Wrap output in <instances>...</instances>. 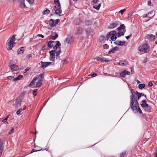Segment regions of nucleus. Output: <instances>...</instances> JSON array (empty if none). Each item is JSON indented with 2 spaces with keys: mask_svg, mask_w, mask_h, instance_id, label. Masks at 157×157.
<instances>
[{
  "mask_svg": "<svg viewBox=\"0 0 157 157\" xmlns=\"http://www.w3.org/2000/svg\"><path fill=\"white\" fill-rule=\"evenodd\" d=\"M52 43H54V41H49L48 42V46L49 48H52Z\"/></svg>",
  "mask_w": 157,
  "mask_h": 157,
  "instance_id": "obj_29",
  "label": "nucleus"
},
{
  "mask_svg": "<svg viewBox=\"0 0 157 157\" xmlns=\"http://www.w3.org/2000/svg\"><path fill=\"white\" fill-rule=\"evenodd\" d=\"M70 42V38L68 37L64 41V42L66 43H67V44H69V43Z\"/></svg>",
  "mask_w": 157,
  "mask_h": 157,
  "instance_id": "obj_41",
  "label": "nucleus"
},
{
  "mask_svg": "<svg viewBox=\"0 0 157 157\" xmlns=\"http://www.w3.org/2000/svg\"><path fill=\"white\" fill-rule=\"evenodd\" d=\"M23 77V76L20 75H19L17 77V80H19L21 79V78Z\"/></svg>",
  "mask_w": 157,
  "mask_h": 157,
  "instance_id": "obj_51",
  "label": "nucleus"
},
{
  "mask_svg": "<svg viewBox=\"0 0 157 157\" xmlns=\"http://www.w3.org/2000/svg\"><path fill=\"white\" fill-rule=\"evenodd\" d=\"M85 23L86 25L89 26L91 25L92 22L91 20H86L85 21Z\"/></svg>",
  "mask_w": 157,
  "mask_h": 157,
  "instance_id": "obj_20",
  "label": "nucleus"
},
{
  "mask_svg": "<svg viewBox=\"0 0 157 157\" xmlns=\"http://www.w3.org/2000/svg\"><path fill=\"white\" fill-rule=\"evenodd\" d=\"M97 59L98 61H101L104 62H107L109 61L107 60L105 58L101 56V57H98L97 58Z\"/></svg>",
  "mask_w": 157,
  "mask_h": 157,
  "instance_id": "obj_13",
  "label": "nucleus"
},
{
  "mask_svg": "<svg viewBox=\"0 0 157 157\" xmlns=\"http://www.w3.org/2000/svg\"><path fill=\"white\" fill-rule=\"evenodd\" d=\"M151 1H148L147 2L148 5L149 6H151Z\"/></svg>",
  "mask_w": 157,
  "mask_h": 157,
  "instance_id": "obj_60",
  "label": "nucleus"
},
{
  "mask_svg": "<svg viewBox=\"0 0 157 157\" xmlns=\"http://www.w3.org/2000/svg\"><path fill=\"white\" fill-rule=\"evenodd\" d=\"M125 72L124 71L121 72L120 74V75L121 76V77L124 78L125 77L126 75H125Z\"/></svg>",
  "mask_w": 157,
  "mask_h": 157,
  "instance_id": "obj_32",
  "label": "nucleus"
},
{
  "mask_svg": "<svg viewBox=\"0 0 157 157\" xmlns=\"http://www.w3.org/2000/svg\"><path fill=\"white\" fill-rule=\"evenodd\" d=\"M41 150H42V149H39V150H35L34 149H33L32 150V151L30 152V154H31L34 152L40 151Z\"/></svg>",
  "mask_w": 157,
  "mask_h": 157,
  "instance_id": "obj_44",
  "label": "nucleus"
},
{
  "mask_svg": "<svg viewBox=\"0 0 157 157\" xmlns=\"http://www.w3.org/2000/svg\"><path fill=\"white\" fill-rule=\"evenodd\" d=\"M103 48L104 49H107L109 48V46L107 44H105L103 45Z\"/></svg>",
  "mask_w": 157,
  "mask_h": 157,
  "instance_id": "obj_40",
  "label": "nucleus"
},
{
  "mask_svg": "<svg viewBox=\"0 0 157 157\" xmlns=\"http://www.w3.org/2000/svg\"><path fill=\"white\" fill-rule=\"evenodd\" d=\"M40 63L41 65V67L43 68H45L47 66L50 65L52 63L51 62H44L43 61H41Z\"/></svg>",
  "mask_w": 157,
  "mask_h": 157,
  "instance_id": "obj_9",
  "label": "nucleus"
},
{
  "mask_svg": "<svg viewBox=\"0 0 157 157\" xmlns=\"http://www.w3.org/2000/svg\"><path fill=\"white\" fill-rule=\"evenodd\" d=\"M15 40V36L14 35H13L12 36L10 37L8 39L6 44V47L8 50L12 49L14 44H16L14 42Z\"/></svg>",
  "mask_w": 157,
  "mask_h": 157,
  "instance_id": "obj_3",
  "label": "nucleus"
},
{
  "mask_svg": "<svg viewBox=\"0 0 157 157\" xmlns=\"http://www.w3.org/2000/svg\"><path fill=\"white\" fill-rule=\"evenodd\" d=\"M46 44H44L43 45V46L42 47V48L43 50H45L46 49Z\"/></svg>",
  "mask_w": 157,
  "mask_h": 157,
  "instance_id": "obj_62",
  "label": "nucleus"
},
{
  "mask_svg": "<svg viewBox=\"0 0 157 157\" xmlns=\"http://www.w3.org/2000/svg\"><path fill=\"white\" fill-rule=\"evenodd\" d=\"M130 91L132 94V95L130 96V107L135 113L137 112V107L139 105V103L137 100L135 98V96L137 94L136 92L133 89H131Z\"/></svg>",
  "mask_w": 157,
  "mask_h": 157,
  "instance_id": "obj_1",
  "label": "nucleus"
},
{
  "mask_svg": "<svg viewBox=\"0 0 157 157\" xmlns=\"http://www.w3.org/2000/svg\"><path fill=\"white\" fill-rule=\"evenodd\" d=\"M106 40V38L104 36H100L99 40L101 43H104Z\"/></svg>",
  "mask_w": 157,
  "mask_h": 157,
  "instance_id": "obj_17",
  "label": "nucleus"
},
{
  "mask_svg": "<svg viewBox=\"0 0 157 157\" xmlns=\"http://www.w3.org/2000/svg\"><path fill=\"white\" fill-rule=\"evenodd\" d=\"M34 82L33 81H32L31 82L30 84L29 85V87H31L34 84Z\"/></svg>",
  "mask_w": 157,
  "mask_h": 157,
  "instance_id": "obj_49",
  "label": "nucleus"
},
{
  "mask_svg": "<svg viewBox=\"0 0 157 157\" xmlns=\"http://www.w3.org/2000/svg\"><path fill=\"white\" fill-rule=\"evenodd\" d=\"M124 71H125V74L126 75H129L130 73V72H129V71H126V70Z\"/></svg>",
  "mask_w": 157,
  "mask_h": 157,
  "instance_id": "obj_56",
  "label": "nucleus"
},
{
  "mask_svg": "<svg viewBox=\"0 0 157 157\" xmlns=\"http://www.w3.org/2000/svg\"><path fill=\"white\" fill-rule=\"evenodd\" d=\"M21 100L19 99H16L15 101L16 105L17 106H20L21 105Z\"/></svg>",
  "mask_w": 157,
  "mask_h": 157,
  "instance_id": "obj_27",
  "label": "nucleus"
},
{
  "mask_svg": "<svg viewBox=\"0 0 157 157\" xmlns=\"http://www.w3.org/2000/svg\"><path fill=\"white\" fill-rule=\"evenodd\" d=\"M10 68L11 71L13 72L14 71H17L18 70V67L17 65L16 64H11L10 65Z\"/></svg>",
  "mask_w": 157,
  "mask_h": 157,
  "instance_id": "obj_11",
  "label": "nucleus"
},
{
  "mask_svg": "<svg viewBox=\"0 0 157 157\" xmlns=\"http://www.w3.org/2000/svg\"><path fill=\"white\" fill-rule=\"evenodd\" d=\"M42 79H40L36 83V87H40L41 86L42 84Z\"/></svg>",
  "mask_w": 157,
  "mask_h": 157,
  "instance_id": "obj_26",
  "label": "nucleus"
},
{
  "mask_svg": "<svg viewBox=\"0 0 157 157\" xmlns=\"http://www.w3.org/2000/svg\"><path fill=\"white\" fill-rule=\"evenodd\" d=\"M113 33V32H110L106 35V40H108L109 38H111V35L112 33Z\"/></svg>",
  "mask_w": 157,
  "mask_h": 157,
  "instance_id": "obj_28",
  "label": "nucleus"
},
{
  "mask_svg": "<svg viewBox=\"0 0 157 157\" xmlns=\"http://www.w3.org/2000/svg\"><path fill=\"white\" fill-rule=\"evenodd\" d=\"M32 57V55L31 54H29L27 55L26 56V57L28 59H29Z\"/></svg>",
  "mask_w": 157,
  "mask_h": 157,
  "instance_id": "obj_48",
  "label": "nucleus"
},
{
  "mask_svg": "<svg viewBox=\"0 0 157 157\" xmlns=\"http://www.w3.org/2000/svg\"><path fill=\"white\" fill-rule=\"evenodd\" d=\"M37 36H40L42 38H44V36H43V35H42V34H38L37 35Z\"/></svg>",
  "mask_w": 157,
  "mask_h": 157,
  "instance_id": "obj_61",
  "label": "nucleus"
},
{
  "mask_svg": "<svg viewBox=\"0 0 157 157\" xmlns=\"http://www.w3.org/2000/svg\"><path fill=\"white\" fill-rule=\"evenodd\" d=\"M25 92L24 91L23 92H22L21 95H20V97H23L25 95Z\"/></svg>",
  "mask_w": 157,
  "mask_h": 157,
  "instance_id": "obj_47",
  "label": "nucleus"
},
{
  "mask_svg": "<svg viewBox=\"0 0 157 157\" xmlns=\"http://www.w3.org/2000/svg\"><path fill=\"white\" fill-rule=\"evenodd\" d=\"M115 51H114L113 48H112L110 49L109 51L108 52V53L109 54H111L115 52Z\"/></svg>",
  "mask_w": 157,
  "mask_h": 157,
  "instance_id": "obj_37",
  "label": "nucleus"
},
{
  "mask_svg": "<svg viewBox=\"0 0 157 157\" xmlns=\"http://www.w3.org/2000/svg\"><path fill=\"white\" fill-rule=\"evenodd\" d=\"M29 70V67H27L25 70V72L24 73H26Z\"/></svg>",
  "mask_w": 157,
  "mask_h": 157,
  "instance_id": "obj_57",
  "label": "nucleus"
},
{
  "mask_svg": "<svg viewBox=\"0 0 157 157\" xmlns=\"http://www.w3.org/2000/svg\"><path fill=\"white\" fill-rule=\"evenodd\" d=\"M56 44L53 47L54 50H56V56H58L60 55V53L61 52L60 46L61 44L59 41H56Z\"/></svg>",
  "mask_w": 157,
  "mask_h": 157,
  "instance_id": "obj_4",
  "label": "nucleus"
},
{
  "mask_svg": "<svg viewBox=\"0 0 157 157\" xmlns=\"http://www.w3.org/2000/svg\"><path fill=\"white\" fill-rule=\"evenodd\" d=\"M148 104L146 103V101L145 100H143L142 101L141 105L143 108L144 109L145 108V107H148Z\"/></svg>",
  "mask_w": 157,
  "mask_h": 157,
  "instance_id": "obj_15",
  "label": "nucleus"
},
{
  "mask_svg": "<svg viewBox=\"0 0 157 157\" xmlns=\"http://www.w3.org/2000/svg\"><path fill=\"white\" fill-rule=\"evenodd\" d=\"M99 1V0H92L91 2L92 5H94L97 3Z\"/></svg>",
  "mask_w": 157,
  "mask_h": 157,
  "instance_id": "obj_36",
  "label": "nucleus"
},
{
  "mask_svg": "<svg viewBox=\"0 0 157 157\" xmlns=\"http://www.w3.org/2000/svg\"><path fill=\"white\" fill-rule=\"evenodd\" d=\"M126 10L125 9H124L123 10H120L119 12L121 14H123L124 12Z\"/></svg>",
  "mask_w": 157,
  "mask_h": 157,
  "instance_id": "obj_46",
  "label": "nucleus"
},
{
  "mask_svg": "<svg viewBox=\"0 0 157 157\" xmlns=\"http://www.w3.org/2000/svg\"><path fill=\"white\" fill-rule=\"evenodd\" d=\"M147 37L150 41H153L155 40V36L151 34H148L147 36Z\"/></svg>",
  "mask_w": 157,
  "mask_h": 157,
  "instance_id": "obj_12",
  "label": "nucleus"
},
{
  "mask_svg": "<svg viewBox=\"0 0 157 157\" xmlns=\"http://www.w3.org/2000/svg\"><path fill=\"white\" fill-rule=\"evenodd\" d=\"M113 49H114V51H115V52L116 51H117L118 49H119V48L117 47H114V48H113Z\"/></svg>",
  "mask_w": 157,
  "mask_h": 157,
  "instance_id": "obj_55",
  "label": "nucleus"
},
{
  "mask_svg": "<svg viewBox=\"0 0 157 157\" xmlns=\"http://www.w3.org/2000/svg\"><path fill=\"white\" fill-rule=\"evenodd\" d=\"M37 77H34L33 79L32 80V81L33 82H35V81H36V80L37 79Z\"/></svg>",
  "mask_w": 157,
  "mask_h": 157,
  "instance_id": "obj_58",
  "label": "nucleus"
},
{
  "mask_svg": "<svg viewBox=\"0 0 157 157\" xmlns=\"http://www.w3.org/2000/svg\"><path fill=\"white\" fill-rule=\"evenodd\" d=\"M83 32V29L80 27H78L76 28L75 34L76 35H80L82 34Z\"/></svg>",
  "mask_w": 157,
  "mask_h": 157,
  "instance_id": "obj_6",
  "label": "nucleus"
},
{
  "mask_svg": "<svg viewBox=\"0 0 157 157\" xmlns=\"http://www.w3.org/2000/svg\"><path fill=\"white\" fill-rule=\"evenodd\" d=\"M14 130V129L13 128H12L11 130L9 132V134H11L12 132H13V131Z\"/></svg>",
  "mask_w": 157,
  "mask_h": 157,
  "instance_id": "obj_54",
  "label": "nucleus"
},
{
  "mask_svg": "<svg viewBox=\"0 0 157 157\" xmlns=\"http://www.w3.org/2000/svg\"><path fill=\"white\" fill-rule=\"evenodd\" d=\"M30 4H33L34 2V0H27Z\"/></svg>",
  "mask_w": 157,
  "mask_h": 157,
  "instance_id": "obj_50",
  "label": "nucleus"
},
{
  "mask_svg": "<svg viewBox=\"0 0 157 157\" xmlns=\"http://www.w3.org/2000/svg\"><path fill=\"white\" fill-rule=\"evenodd\" d=\"M124 34V33L121 31L117 33H116V34L117 35L118 37H119L121 36H123Z\"/></svg>",
  "mask_w": 157,
  "mask_h": 157,
  "instance_id": "obj_33",
  "label": "nucleus"
},
{
  "mask_svg": "<svg viewBox=\"0 0 157 157\" xmlns=\"http://www.w3.org/2000/svg\"><path fill=\"white\" fill-rule=\"evenodd\" d=\"M92 5L93 6V8L97 10H98L99 9L101 6L100 4L97 3Z\"/></svg>",
  "mask_w": 157,
  "mask_h": 157,
  "instance_id": "obj_19",
  "label": "nucleus"
},
{
  "mask_svg": "<svg viewBox=\"0 0 157 157\" xmlns=\"http://www.w3.org/2000/svg\"><path fill=\"white\" fill-rule=\"evenodd\" d=\"M125 28V26H124V24H122L120 25V26L118 27L117 29V31H119L120 30H121L122 29H123L124 30Z\"/></svg>",
  "mask_w": 157,
  "mask_h": 157,
  "instance_id": "obj_21",
  "label": "nucleus"
},
{
  "mask_svg": "<svg viewBox=\"0 0 157 157\" xmlns=\"http://www.w3.org/2000/svg\"><path fill=\"white\" fill-rule=\"evenodd\" d=\"M24 51V47H21L19 48L17 50V53L18 54L23 53Z\"/></svg>",
  "mask_w": 157,
  "mask_h": 157,
  "instance_id": "obj_23",
  "label": "nucleus"
},
{
  "mask_svg": "<svg viewBox=\"0 0 157 157\" xmlns=\"http://www.w3.org/2000/svg\"><path fill=\"white\" fill-rule=\"evenodd\" d=\"M50 12V10L48 9H46V10H44L43 12V14L45 15L47 14H48Z\"/></svg>",
  "mask_w": 157,
  "mask_h": 157,
  "instance_id": "obj_34",
  "label": "nucleus"
},
{
  "mask_svg": "<svg viewBox=\"0 0 157 157\" xmlns=\"http://www.w3.org/2000/svg\"><path fill=\"white\" fill-rule=\"evenodd\" d=\"M50 53V60L51 61H53V59L55 58V53L56 51L55 50H52L49 52Z\"/></svg>",
  "mask_w": 157,
  "mask_h": 157,
  "instance_id": "obj_10",
  "label": "nucleus"
},
{
  "mask_svg": "<svg viewBox=\"0 0 157 157\" xmlns=\"http://www.w3.org/2000/svg\"><path fill=\"white\" fill-rule=\"evenodd\" d=\"M153 85V84L152 82H149L148 83V86L149 87H151Z\"/></svg>",
  "mask_w": 157,
  "mask_h": 157,
  "instance_id": "obj_52",
  "label": "nucleus"
},
{
  "mask_svg": "<svg viewBox=\"0 0 157 157\" xmlns=\"http://www.w3.org/2000/svg\"><path fill=\"white\" fill-rule=\"evenodd\" d=\"M54 2L56 6H55V8L52 10V12L53 13V14H56L57 15H60L62 11L61 8V6L59 0H54Z\"/></svg>",
  "mask_w": 157,
  "mask_h": 157,
  "instance_id": "obj_2",
  "label": "nucleus"
},
{
  "mask_svg": "<svg viewBox=\"0 0 157 157\" xmlns=\"http://www.w3.org/2000/svg\"><path fill=\"white\" fill-rule=\"evenodd\" d=\"M55 36L50 35V39L53 40H55L58 36V34L56 33H55Z\"/></svg>",
  "mask_w": 157,
  "mask_h": 157,
  "instance_id": "obj_18",
  "label": "nucleus"
},
{
  "mask_svg": "<svg viewBox=\"0 0 157 157\" xmlns=\"http://www.w3.org/2000/svg\"><path fill=\"white\" fill-rule=\"evenodd\" d=\"M44 74H41L39 75L38 76L41 79H44Z\"/></svg>",
  "mask_w": 157,
  "mask_h": 157,
  "instance_id": "obj_42",
  "label": "nucleus"
},
{
  "mask_svg": "<svg viewBox=\"0 0 157 157\" xmlns=\"http://www.w3.org/2000/svg\"><path fill=\"white\" fill-rule=\"evenodd\" d=\"M37 89H36L33 90V95L36 96L37 95Z\"/></svg>",
  "mask_w": 157,
  "mask_h": 157,
  "instance_id": "obj_39",
  "label": "nucleus"
},
{
  "mask_svg": "<svg viewBox=\"0 0 157 157\" xmlns=\"http://www.w3.org/2000/svg\"><path fill=\"white\" fill-rule=\"evenodd\" d=\"M145 111H147V112H150L151 111V107L149 106L148 105V107H145V108L144 109Z\"/></svg>",
  "mask_w": 157,
  "mask_h": 157,
  "instance_id": "obj_30",
  "label": "nucleus"
},
{
  "mask_svg": "<svg viewBox=\"0 0 157 157\" xmlns=\"http://www.w3.org/2000/svg\"><path fill=\"white\" fill-rule=\"evenodd\" d=\"M125 43V41H116L114 42V43L116 44L119 45V46H122Z\"/></svg>",
  "mask_w": 157,
  "mask_h": 157,
  "instance_id": "obj_16",
  "label": "nucleus"
},
{
  "mask_svg": "<svg viewBox=\"0 0 157 157\" xmlns=\"http://www.w3.org/2000/svg\"><path fill=\"white\" fill-rule=\"evenodd\" d=\"M120 25V23L118 21H115L110 24L109 27V29H114Z\"/></svg>",
  "mask_w": 157,
  "mask_h": 157,
  "instance_id": "obj_8",
  "label": "nucleus"
},
{
  "mask_svg": "<svg viewBox=\"0 0 157 157\" xmlns=\"http://www.w3.org/2000/svg\"><path fill=\"white\" fill-rule=\"evenodd\" d=\"M148 15V14H144L143 15V18H144V17H147V16Z\"/></svg>",
  "mask_w": 157,
  "mask_h": 157,
  "instance_id": "obj_64",
  "label": "nucleus"
},
{
  "mask_svg": "<svg viewBox=\"0 0 157 157\" xmlns=\"http://www.w3.org/2000/svg\"><path fill=\"white\" fill-rule=\"evenodd\" d=\"M111 32H113V33H112L111 35V39L113 41H115L117 38L116 35V31H111Z\"/></svg>",
  "mask_w": 157,
  "mask_h": 157,
  "instance_id": "obj_14",
  "label": "nucleus"
},
{
  "mask_svg": "<svg viewBox=\"0 0 157 157\" xmlns=\"http://www.w3.org/2000/svg\"><path fill=\"white\" fill-rule=\"evenodd\" d=\"M59 19H57L56 20H53L52 19H50L49 21V25L52 27L55 26L59 21Z\"/></svg>",
  "mask_w": 157,
  "mask_h": 157,
  "instance_id": "obj_7",
  "label": "nucleus"
},
{
  "mask_svg": "<svg viewBox=\"0 0 157 157\" xmlns=\"http://www.w3.org/2000/svg\"><path fill=\"white\" fill-rule=\"evenodd\" d=\"M145 85L144 84H140L138 85L139 89H141L144 88L145 87Z\"/></svg>",
  "mask_w": 157,
  "mask_h": 157,
  "instance_id": "obj_31",
  "label": "nucleus"
},
{
  "mask_svg": "<svg viewBox=\"0 0 157 157\" xmlns=\"http://www.w3.org/2000/svg\"><path fill=\"white\" fill-rule=\"evenodd\" d=\"M9 115H8L7 117H6L5 119H3L2 120V121L4 123H8L7 122V120L8 118V117H9Z\"/></svg>",
  "mask_w": 157,
  "mask_h": 157,
  "instance_id": "obj_35",
  "label": "nucleus"
},
{
  "mask_svg": "<svg viewBox=\"0 0 157 157\" xmlns=\"http://www.w3.org/2000/svg\"><path fill=\"white\" fill-rule=\"evenodd\" d=\"M154 13V11H153V10H152V11H150L148 13V14H153V13Z\"/></svg>",
  "mask_w": 157,
  "mask_h": 157,
  "instance_id": "obj_63",
  "label": "nucleus"
},
{
  "mask_svg": "<svg viewBox=\"0 0 157 157\" xmlns=\"http://www.w3.org/2000/svg\"><path fill=\"white\" fill-rule=\"evenodd\" d=\"M138 50L141 52H144V53L148 52L150 50L149 46L147 44H143L142 46L138 48Z\"/></svg>",
  "mask_w": 157,
  "mask_h": 157,
  "instance_id": "obj_5",
  "label": "nucleus"
},
{
  "mask_svg": "<svg viewBox=\"0 0 157 157\" xmlns=\"http://www.w3.org/2000/svg\"><path fill=\"white\" fill-rule=\"evenodd\" d=\"M3 150V145L2 143L0 142V156L2 154V153Z\"/></svg>",
  "mask_w": 157,
  "mask_h": 157,
  "instance_id": "obj_22",
  "label": "nucleus"
},
{
  "mask_svg": "<svg viewBox=\"0 0 157 157\" xmlns=\"http://www.w3.org/2000/svg\"><path fill=\"white\" fill-rule=\"evenodd\" d=\"M98 75L97 74L94 73H93L91 75V77H94L97 76Z\"/></svg>",
  "mask_w": 157,
  "mask_h": 157,
  "instance_id": "obj_53",
  "label": "nucleus"
},
{
  "mask_svg": "<svg viewBox=\"0 0 157 157\" xmlns=\"http://www.w3.org/2000/svg\"><path fill=\"white\" fill-rule=\"evenodd\" d=\"M85 31L86 33V34L89 36L90 34V32L89 31H87V29H86Z\"/></svg>",
  "mask_w": 157,
  "mask_h": 157,
  "instance_id": "obj_59",
  "label": "nucleus"
},
{
  "mask_svg": "<svg viewBox=\"0 0 157 157\" xmlns=\"http://www.w3.org/2000/svg\"><path fill=\"white\" fill-rule=\"evenodd\" d=\"M138 105H138V106L137 107V111H138V110L139 113L140 114H141L142 113V111L140 108L139 107Z\"/></svg>",
  "mask_w": 157,
  "mask_h": 157,
  "instance_id": "obj_43",
  "label": "nucleus"
},
{
  "mask_svg": "<svg viewBox=\"0 0 157 157\" xmlns=\"http://www.w3.org/2000/svg\"><path fill=\"white\" fill-rule=\"evenodd\" d=\"M21 111H22L21 108H20V109H19L17 111V112H16L17 114V115L19 114L21 112Z\"/></svg>",
  "mask_w": 157,
  "mask_h": 157,
  "instance_id": "obj_45",
  "label": "nucleus"
},
{
  "mask_svg": "<svg viewBox=\"0 0 157 157\" xmlns=\"http://www.w3.org/2000/svg\"><path fill=\"white\" fill-rule=\"evenodd\" d=\"M118 64L120 66H125L127 65V63L126 61H123L121 60L119 61V63H118Z\"/></svg>",
  "mask_w": 157,
  "mask_h": 157,
  "instance_id": "obj_24",
  "label": "nucleus"
},
{
  "mask_svg": "<svg viewBox=\"0 0 157 157\" xmlns=\"http://www.w3.org/2000/svg\"><path fill=\"white\" fill-rule=\"evenodd\" d=\"M20 6L22 8L26 7V5L24 2H21L20 3Z\"/></svg>",
  "mask_w": 157,
  "mask_h": 157,
  "instance_id": "obj_38",
  "label": "nucleus"
},
{
  "mask_svg": "<svg viewBox=\"0 0 157 157\" xmlns=\"http://www.w3.org/2000/svg\"><path fill=\"white\" fill-rule=\"evenodd\" d=\"M136 93L137 94V96H138V100H139L140 98L142 96H144L145 97H146V95H144V94L142 93H140L139 92H138L137 91H136Z\"/></svg>",
  "mask_w": 157,
  "mask_h": 157,
  "instance_id": "obj_25",
  "label": "nucleus"
}]
</instances>
